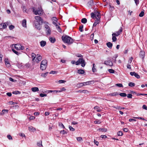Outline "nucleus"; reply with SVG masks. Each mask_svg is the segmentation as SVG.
<instances>
[{
	"label": "nucleus",
	"instance_id": "29",
	"mask_svg": "<svg viewBox=\"0 0 147 147\" xmlns=\"http://www.w3.org/2000/svg\"><path fill=\"white\" fill-rule=\"evenodd\" d=\"M118 95V94L117 92H114L113 93H111L109 94V95L110 96H116V95Z\"/></svg>",
	"mask_w": 147,
	"mask_h": 147
},
{
	"label": "nucleus",
	"instance_id": "50",
	"mask_svg": "<svg viewBox=\"0 0 147 147\" xmlns=\"http://www.w3.org/2000/svg\"><path fill=\"white\" fill-rule=\"evenodd\" d=\"M48 73V72H46L45 73H42L41 74V76L43 77H45Z\"/></svg>",
	"mask_w": 147,
	"mask_h": 147
},
{
	"label": "nucleus",
	"instance_id": "34",
	"mask_svg": "<svg viewBox=\"0 0 147 147\" xmlns=\"http://www.w3.org/2000/svg\"><path fill=\"white\" fill-rule=\"evenodd\" d=\"M95 64L93 63V67L92 69V71L93 72H95L97 71L96 69L95 68Z\"/></svg>",
	"mask_w": 147,
	"mask_h": 147
},
{
	"label": "nucleus",
	"instance_id": "13",
	"mask_svg": "<svg viewBox=\"0 0 147 147\" xmlns=\"http://www.w3.org/2000/svg\"><path fill=\"white\" fill-rule=\"evenodd\" d=\"M118 55L117 54H115V55L113 56L112 58V60L111 61H112V63H116V59L118 57Z\"/></svg>",
	"mask_w": 147,
	"mask_h": 147
},
{
	"label": "nucleus",
	"instance_id": "53",
	"mask_svg": "<svg viewBox=\"0 0 147 147\" xmlns=\"http://www.w3.org/2000/svg\"><path fill=\"white\" fill-rule=\"evenodd\" d=\"M76 138L77 141H81L83 140L82 138L81 137H78Z\"/></svg>",
	"mask_w": 147,
	"mask_h": 147
},
{
	"label": "nucleus",
	"instance_id": "46",
	"mask_svg": "<svg viewBox=\"0 0 147 147\" xmlns=\"http://www.w3.org/2000/svg\"><path fill=\"white\" fill-rule=\"evenodd\" d=\"M9 80L10 81H11L14 82H16L17 81V80H16L13 79V78L11 77H10L9 78Z\"/></svg>",
	"mask_w": 147,
	"mask_h": 147
},
{
	"label": "nucleus",
	"instance_id": "32",
	"mask_svg": "<svg viewBox=\"0 0 147 147\" xmlns=\"http://www.w3.org/2000/svg\"><path fill=\"white\" fill-rule=\"evenodd\" d=\"M81 22L84 24L86 23L87 22V20L86 18H84L82 19Z\"/></svg>",
	"mask_w": 147,
	"mask_h": 147
},
{
	"label": "nucleus",
	"instance_id": "59",
	"mask_svg": "<svg viewBox=\"0 0 147 147\" xmlns=\"http://www.w3.org/2000/svg\"><path fill=\"white\" fill-rule=\"evenodd\" d=\"M7 138L9 140H12V138L11 136L10 135H8L7 136Z\"/></svg>",
	"mask_w": 147,
	"mask_h": 147
},
{
	"label": "nucleus",
	"instance_id": "14",
	"mask_svg": "<svg viewBox=\"0 0 147 147\" xmlns=\"http://www.w3.org/2000/svg\"><path fill=\"white\" fill-rule=\"evenodd\" d=\"M37 57L36 59V62L38 63L39 61H40L42 59V57L39 54H37L36 55Z\"/></svg>",
	"mask_w": 147,
	"mask_h": 147
},
{
	"label": "nucleus",
	"instance_id": "38",
	"mask_svg": "<svg viewBox=\"0 0 147 147\" xmlns=\"http://www.w3.org/2000/svg\"><path fill=\"white\" fill-rule=\"evenodd\" d=\"M119 95L122 97H125L127 96V94L125 93H121L119 94Z\"/></svg>",
	"mask_w": 147,
	"mask_h": 147
},
{
	"label": "nucleus",
	"instance_id": "6",
	"mask_svg": "<svg viewBox=\"0 0 147 147\" xmlns=\"http://www.w3.org/2000/svg\"><path fill=\"white\" fill-rule=\"evenodd\" d=\"M107 59V60L105 61H104V64L107 66H109L111 67L113 66V63H112V61H111L110 58L109 57Z\"/></svg>",
	"mask_w": 147,
	"mask_h": 147
},
{
	"label": "nucleus",
	"instance_id": "33",
	"mask_svg": "<svg viewBox=\"0 0 147 147\" xmlns=\"http://www.w3.org/2000/svg\"><path fill=\"white\" fill-rule=\"evenodd\" d=\"M31 57L32 58V60H34L36 58V56L35 53H32L31 54Z\"/></svg>",
	"mask_w": 147,
	"mask_h": 147
},
{
	"label": "nucleus",
	"instance_id": "44",
	"mask_svg": "<svg viewBox=\"0 0 147 147\" xmlns=\"http://www.w3.org/2000/svg\"><path fill=\"white\" fill-rule=\"evenodd\" d=\"M109 72L111 74H113L115 73V71L112 69H108Z\"/></svg>",
	"mask_w": 147,
	"mask_h": 147
},
{
	"label": "nucleus",
	"instance_id": "35",
	"mask_svg": "<svg viewBox=\"0 0 147 147\" xmlns=\"http://www.w3.org/2000/svg\"><path fill=\"white\" fill-rule=\"evenodd\" d=\"M135 83L132 82H130L128 84V86H129L131 87L134 86H135Z\"/></svg>",
	"mask_w": 147,
	"mask_h": 147
},
{
	"label": "nucleus",
	"instance_id": "25",
	"mask_svg": "<svg viewBox=\"0 0 147 147\" xmlns=\"http://www.w3.org/2000/svg\"><path fill=\"white\" fill-rule=\"evenodd\" d=\"M113 107L115 109H125L124 107H121L120 106H113Z\"/></svg>",
	"mask_w": 147,
	"mask_h": 147
},
{
	"label": "nucleus",
	"instance_id": "58",
	"mask_svg": "<svg viewBox=\"0 0 147 147\" xmlns=\"http://www.w3.org/2000/svg\"><path fill=\"white\" fill-rule=\"evenodd\" d=\"M60 133L63 134H67V132L64 130H61L60 131Z\"/></svg>",
	"mask_w": 147,
	"mask_h": 147
},
{
	"label": "nucleus",
	"instance_id": "20",
	"mask_svg": "<svg viewBox=\"0 0 147 147\" xmlns=\"http://www.w3.org/2000/svg\"><path fill=\"white\" fill-rule=\"evenodd\" d=\"M26 20L25 19H24L22 21V26L24 27H26Z\"/></svg>",
	"mask_w": 147,
	"mask_h": 147
},
{
	"label": "nucleus",
	"instance_id": "64",
	"mask_svg": "<svg viewBox=\"0 0 147 147\" xmlns=\"http://www.w3.org/2000/svg\"><path fill=\"white\" fill-rule=\"evenodd\" d=\"M142 108L146 110H147V106L146 105H143L142 106Z\"/></svg>",
	"mask_w": 147,
	"mask_h": 147
},
{
	"label": "nucleus",
	"instance_id": "3",
	"mask_svg": "<svg viewBox=\"0 0 147 147\" xmlns=\"http://www.w3.org/2000/svg\"><path fill=\"white\" fill-rule=\"evenodd\" d=\"M44 23L45 24L44 27L45 28V30L46 34L47 36L49 35H50L51 33V30L50 28L48 25L49 23L48 22L46 21H45L44 22Z\"/></svg>",
	"mask_w": 147,
	"mask_h": 147
},
{
	"label": "nucleus",
	"instance_id": "62",
	"mask_svg": "<svg viewBox=\"0 0 147 147\" xmlns=\"http://www.w3.org/2000/svg\"><path fill=\"white\" fill-rule=\"evenodd\" d=\"M57 73V71H51L50 72V74H55Z\"/></svg>",
	"mask_w": 147,
	"mask_h": 147
},
{
	"label": "nucleus",
	"instance_id": "41",
	"mask_svg": "<svg viewBox=\"0 0 147 147\" xmlns=\"http://www.w3.org/2000/svg\"><path fill=\"white\" fill-rule=\"evenodd\" d=\"M13 94H20V92L18 91H15L12 92Z\"/></svg>",
	"mask_w": 147,
	"mask_h": 147
},
{
	"label": "nucleus",
	"instance_id": "37",
	"mask_svg": "<svg viewBox=\"0 0 147 147\" xmlns=\"http://www.w3.org/2000/svg\"><path fill=\"white\" fill-rule=\"evenodd\" d=\"M144 12L143 10V11H141L140 13L139 14V16L140 17H142L143 16H144Z\"/></svg>",
	"mask_w": 147,
	"mask_h": 147
},
{
	"label": "nucleus",
	"instance_id": "48",
	"mask_svg": "<svg viewBox=\"0 0 147 147\" xmlns=\"http://www.w3.org/2000/svg\"><path fill=\"white\" fill-rule=\"evenodd\" d=\"M51 20L53 21L57 22L58 20L56 17H54L52 18Z\"/></svg>",
	"mask_w": 147,
	"mask_h": 147
},
{
	"label": "nucleus",
	"instance_id": "16",
	"mask_svg": "<svg viewBox=\"0 0 147 147\" xmlns=\"http://www.w3.org/2000/svg\"><path fill=\"white\" fill-rule=\"evenodd\" d=\"M47 65H44L42 64H40V69L42 70H44L46 69Z\"/></svg>",
	"mask_w": 147,
	"mask_h": 147
},
{
	"label": "nucleus",
	"instance_id": "47",
	"mask_svg": "<svg viewBox=\"0 0 147 147\" xmlns=\"http://www.w3.org/2000/svg\"><path fill=\"white\" fill-rule=\"evenodd\" d=\"M123 134V133L121 131H119L117 133V135L118 136H122Z\"/></svg>",
	"mask_w": 147,
	"mask_h": 147
},
{
	"label": "nucleus",
	"instance_id": "2",
	"mask_svg": "<svg viewBox=\"0 0 147 147\" xmlns=\"http://www.w3.org/2000/svg\"><path fill=\"white\" fill-rule=\"evenodd\" d=\"M62 39L63 41L68 45H71L73 42V40L71 37L67 35L63 36Z\"/></svg>",
	"mask_w": 147,
	"mask_h": 147
},
{
	"label": "nucleus",
	"instance_id": "49",
	"mask_svg": "<svg viewBox=\"0 0 147 147\" xmlns=\"http://www.w3.org/2000/svg\"><path fill=\"white\" fill-rule=\"evenodd\" d=\"M59 126H60L61 127H62L63 129L65 128V127L63 125L61 122H59Z\"/></svg>",
	"mask_w": 147,
	"mask_h": 147
},
{
	"label": "nucleus",
	"instance_id": "11",
	"mask_svg": "<svg viewBox=\"0 0 147 147\" xmlns=\"http://www.w3.org/2000/svg\"><path fill=\"white\" fill-rule=\"evenodd\" d=\"M5 63L7 67H10L11 65L8 58H6L5 59Z\"/></svg>",
	"mask_w": 147,
	"mask_h": 147
},
{
	"label": "nucleus",
	"instance_id": "39",
	"mask_svg": "<svg viewBox=\"0 0 147 147\" xmlns=\"http://www.w3.org/2000/svg\"><path fill=\"white\" fill-rule=\"evenodd\" d=\"M83 86V83H81L77 85V86L78 88H81Z\"/></svg>",
	"mask_w": 147,
	"mask_h": 147
},
{
	"label": "nucleus",
	"instance_id": "24",
	"mask_svg": "<svg viewBox=\"0 0 147 147\" xmlns=\"http://www.w3.org/2000/svg\"><path fill=\"white\" fill-rule=\"evenodd\" d=\"M90 15L91 17L93 19H98L97 17H96V14H95L94 13L92 12L91 13Z\"/></svg>",
	"mask_w": 147,
	"mask_h": 147
},
{
	"label": "nucleus",
	"instance_id": "43",
	"mask_svg": "<svg viewBox=\"0 0 147 147\" xmlns=\"http://www.w3.org/2000/svg\"><path fill=\"white\" fill-rule=\"evenodd\" d=\"M88 4L90 6L92 5L93 4V0H90L88 2Z\"/></svg>",
	"mask_w": 147,
	"mask_h": 147
},
{
	"label": "nucleus",
	"instance_id": "63",
	"mask_svg": "<svg viewBox=\"0 0 147 147\" xmlns=\"http://www.w3.org/2000/svg\"><path fill=\"white\" fill-rule=\"evenodd\" d=\"M94 143L97 146H98L99 142H98L96 141L95 140H94Z\"/></svg>",
	"mask_w": 147,
	"mask_h": 147
},
{
	"label": "nucleus",
	"instance_id": "31",
	"mask_svg": "<svg viewBox=\"0 0 147 147\" xmlns=\"http://www.w3.org/2000/svg\"><path fill=\"white\" fill-rule=\"evenodd\" d=\"M94 123L96 124H100L101 123V122L100 121L99 119H97V120L94 121Z\"/></svg>",
	"mask_w": 147,
	"mask_h": 147
},
{
	"label": "nucleus",
	"instance_id": "60",
	"mask_svg": "<svg viewBox=\"0 0 147 147\" xmlns=\"http://www.w3.org/2000/svg\"><path fill=\"white\" fill-rule=\"evenodd\" d=\"M134 0L135 1V3H136V5H137L139 4V0Z\"/></svg>",
	"mask_w": 147,
	"mask_h": 147
},
{
	"label": "nucleus",
	"instance_id": "18",
	"mask_svg": "<svg viewBox=\"0 0 147 147\" xmlns=\"http://www.w3.org/2000/svg\"><path fill=\"white\" fill-rule=\"evenodd\" d=\"M28 130L30 131L33 132L36 131V129L33 127L31 126L29 127Z\"/></svg>",
	"mask_w": 147,
	"mask_h": 147
},
{
	"label": "nucleus",
	"instance_id": "15",
	"mask_svg": "<svg viewBox=\"0 0 147 147\" xmlns=\"http://www.w3.org/2000/svg\"><path fill=\"white\" fill-rule=\"evenodd\" d=\"M49 40L51 43H54L56 41V39L54 37L50 36L49 37Z\"/></svg>",
	"mask_w": 147,
	"mask_h": 147
},
{
	"label": "nucleus",
	"instance_id": "30",
	"mask_svg": "<svg viewBox=\"0 0 147 147\" xmlns=\"http://www.w3.org/2000/svg\"><path fill=\"white\" fill-rule=\"evenodd\" d=\"M8 110L6 109H3L2 110V112H0V115H4V112L3 111H6V113H7L8 112Z\"/></svg>",
	"mask_w": 147,
	"mask_h": 147
},
{
	"label": "nucleus",
	"instance_id": "10",
	"mask_svg": "<svg viewBox=\"0 0 147 147\" xmlns=\"http://www.w3.org/2000/svg\"><path fill=\"white\" fill-rule=\"evenodd\" d=\"M130 74L131 76H134L135 77L138 79H139L140 78V76L139 75L134 71L130 72Z\"/></svg>",
	"mask_w": 147,
	"mask_h": 147
},
{
	"label": "nucleus",
	"instance_id": "4",
	"mask_svg": "<svg viewBox=\"0 0 147 147\" xmlns=\"http://www.w3.org/2000/svg\"><path fill=\"white\" fill-rule=\"evenodd\" d=\"M75 64L76 65H78L81 64V66L84 67L85 66L86 63L84 59L82 57L79 59L76 62Z\"/></svg>",
	"mask_w": 147,
	"mask_h": 147
},
{
	"label": "nucleus",
	"instance_id": "45",
	"mask_svg": "<svg viewBox=\"0 0 147 147\" xmlns=\"http://www.w3.org/2000/svg\"><path fill=\"white\" fill-rule=\"evenodd\" d=\"M37 145L39 147L42 146V141L41 140L39 142H37Z\"/></svg>",
	"mask_w": 147,
	"mask_h": 147
},
{
	"label": "nucleus",
	"instance_id": "21",
	"mask_svg": "<svg viewBox=\"0 0 147 147\" xmlns=\"http://www.w3.org/2000/svg\"><path fill=\"white\" fill-rule=\"evenodd\" d=\"M107 47L110 49H111L113 46V44L110 42H108L106 44Z\"/></svg>",
	"mask_w": 147,
	"mask_h": 147
},
{
	"label": "nucleus",
	"instance_id": "57",
	"mask_svg": "<svg viewBox=\"0 0 147 147\" xmlns=\"http://www.w3.org/2000/svg\"><path fill=\"white\" fill-rule=\"evenodd\" d=\"M116 85L117 86L120 87H123V85L121 84H117Z\"/></svg>",
	"mask_w": 147,
	"mask_h": 147
},
{
	"label": "nucleus",
	"instance_id": "23",
	"mask_svg": "<svg viewBox=\"0 0 147 147\" xmlns=\"http://www.w3.org/2000/svg\"><path fill=\"white\" fill-rule=\"evenodd\" d=\"M32 91L34 92L38 91L39 90V89L38 87H34L32 88L31 89Z\"/></svg>",
	"mask_w": 147,
	"mask_h": 147
},
{
	"label": "nucleus",
	"instance_id": "17",
	"mask_svg": "<svg viewBox=\"0 0 147 147\" xmlns=\"http://www.w3.org/2000/svg\"><path fill=\"white\" fill-rule=\"evenodd\" d=\"M40 45L41 47H44L46 44V41L42 40L40 42Z\"/></svg>",
	"mask_w": 147,
	"mask_h": 147
},
{
	"label": "nucleus",
	"instance_id": "28",
	"mask_svg": "<svg viewBox=\"0 0 147 147\" xmlns=\"http://www.w3.org/2000/svg\"><path fill=\"white\" fill-rule=\"evenodd\" d=\"M40 64H42L44 65H47V60H42Z\"/></svg>",
	"mask_w": 147,
	"mask_h": 147
},
{
	"label": "nucleus",
	"instance_id": "54",
	"mask_svg": "<svg viewBox=\"0 0 147 147\" xmlns=\"http://www.w3.org/2000/svg\"><path fill=\"white\" fill-rule=\"evenodd\" d=\"M47 95L46 94H42V93H40V96L41 97H43L44 96H47Z\"/></svg>",
	"mask_w": 147,
	"mask_h": 147
},
{
	"label": "nucleus",
	"instance_id": "56",
	"mask_svg": "<svg viewBox=\"0 0 147 147\" xmlns=\"http://www.w3.org/2000/svg\"><path fill=\"white\" fill-rule=\"evenodd\" d=\"M135 118L136 119H141V120H144V121H147V120H146L145 119H144L143 118H142L141 117H135Z\"/></svg>",
	"mask_w": 147,
	"mask_h": 147
},
{
	"label": "nucleus",
	"instance_id": "40",
	"mask_svg": "<svg viewBox=\"0 0 147 147\" xmlns=\"http://www.w3.org/2000/svg\"><path fill=\"white\" fill-rule=\"evenodd\" d=\"M12 51L13 53H14L15 54L17 55H18L20 54V53H18V52L13 49H12Z\"/></svg>",
	"mask_w": 147,
	"mask_h": 147
},
{
	"label": "nucleus",
	"instance_id": "61",
	"mask_svg": "<svg viewBox=\"0 0 147 147\" xmlns=\"http://www.w3.org/2000/svg\"><path fill=\"white\" fill-rule=\"evenodd\" d=\"M58 82L59 84H61L65 83L66 82V81L64 80H59Z\"/></svg>",
	"mask_w": 147,
	"mask_h": 147
},
{
	"label": "nucleus",
	"instance_id": "52",
	"mask_svg": "<svg viewBox=\"0 0 147 147\" xmlns=\"http://www.w3.org/2000/svg\"><path fill=\"white\" fill-rule=\"evenodd\" d=\"M69 128L70 130L71 131H75V129L70 126H69Z\"/></svg>",
	"mask_w": 147,
	"mask_h": 147
},
{
	"label": "nucleus",
	"instance_id": "22",
	"mask_svg": "<svg viewBox=\"0 0 147 147\" xmlns=\"http://www.w3.org/2000/svg\"><path fill=\"white\" fill-rule=\"evenodd\" d=\"M77 72L79 74H83L85 73V71L84 70L82 69H79L77 71Z\"/></svg>",
	"mask_w": 147,
	"mask_h": 147
},
{
	"label": "nucleus",
	"instance_id": "36",
	"mask_svg": "<svg viewBox=\"0 0 147 147\" xmlns=\"http://www.w3.org/2000/svg\"><path fill=\"white\" fill-rule=\"evenodd\" d=\"M96 17H97V18H98V19H99V20H100V18H101L100 17V15L99 13L98 12H97L96 13Z\"/></svg>",
	"mask_w": 147,
	"mask_h": 147
},
{
	"label": "nucleus",
	"instance_id": "5",
	"mask_svg": "<svg viewBox=\"0 0 147 147\" xmlns=\"http://www.w3.org/2000/svg\"><path fill=\"white\" fill-rule=\"evenodd\" d=\"M33 12L36 15H41L42 14V9H37L35 8L34 7H33L32 8Z\"/></svg>",
	"mask_w": 147,
	"mask_h": 147
},
{
	"label": "nucleus",
	"instance_id": "55",
	"mask_svg": "<svg viewBox=\"0 0 147 147\" xmlns=\"http://www.w3.org/2000/svg\"><path fill=\"white\" fill-rule=\"evenodd\" d=\"M23 11L24 12H25L26 13L27 12V10L26 8V7L25 6H23Z\"/></svg>",
	"mask_w": 147,
	"mask_h": 147
},
{
	"label": "nucleus",
	"instance_id": "51",
	"mask_svg": "<svg viewBox=\"0 0 147 147\" xmlns=\"http://www.w3.org/2000/svg\"><path fill=\"white\" fill-rule=\"evenodd\" d=\"M15 28L14 26L13 25H11L9 26V29L11 30H12L13 29H14Z\"/></svg>",
	"mask_w": 147,
	"mask_h": 147
},
{
	"label": "nucleus",
	"instance_id": "19",
	"mask_svg": "<svg viewBox=\"0 0 147 147\" xmlns=\"http://www.w3.org/2000/svg\"><path fill=\"white\" fill-rule=\"evenodd\" d=\"M100 20H99V19H96V20L95 21L93 24V27L96 26L97 24L99 23Z\"/></svg>",
	"mask_w": 147,
	"mask_h": 147
},
{
	"label": "nucleus",
	"instance_id": "7",
	"mask_svg": "<svg viewBox=\"0 0 147 147\" xmlns=\"http://www.w3.org/2000/svg\"><path fill=\"white\" fill-rule=\"evenodd\" d=\"M15 48L17 50H23L24 49V47L22 46L21 44H17L15 45Z\"/></svg>",
	"mask_w": 147,
	"mask_h": 147
},
{
	"label": "nucleus",
	"instance_id": "42",
	"mask_svg": "<svg viewBox=\"0 0 147 147\" xmlns=\"http://www.w3.org/2000/svg\"><path fill=\"white\" fill-rule=\"evenodd\" d=\"M83 25H81L80 26L79 28V30L81 32H82L83 31Z\"/></svg>",
	"mask_w": 147,
	"mask_h": 147
},
{
	"label": "nucleus",
	"instance_id": "12",
	"mask_svg": "<svg viewBox=\"0 0 147 147\" xmlns=\"http://www.w3.org/2000/svg\"><path fill=\"white\" fill-rule=\"evenodd\" d=\"M139 55L140 57L143 59L145 55V52L142 51H141L140 52Z\"/></svg>",
	"mask_w": 147,
	"mask_h": 147
},
{
	"label": "nucleus",
	"instance_id": "1",
	"mask_svg": "<svg viewBox=\"0 0 147 147\" xmlns=\"http://www.w3.org/2000/svg\"><path fill=\"white\" fill-rule=\"evenodd\" d=\"M35 19L36 20L34 21V24L36 28L39 30H40L41 28V25L44 22L43 19L40 16H36Z\"/></svg>",
	"mask_w": 147,
	"mask_h": 147
},
{
	"label": "nucleus",
	"instance_id": "27",
	"mask_svg": "<svg viewBox=\"0 0 147 147\" xmlns=\"http://www.w3.org/2000/svg\"><path fill=\"white\" fill-rule=\"evenodd\" d=\"M56 27L57 29L58 32H60V33H61V32H62V30L60 27L58 25H56Z\"/></svg>",
	"mask_w": 147,
	"mask_h": 147
},
{
	"label": "nucleus",
	"instance_id": "26",
	"mask_svg": "<svg viewBox=\"0 0 147 147\" xmlns=\"http://www.w3.org/2000/svg\"><path fill=\"white\" fill-rule=\"evenodd\" d=\"M113 35V34H112V41L113 42H115L117 40V38L116 37V36H115V35Z\"/></svg>",
	"mask_w": 147,
	"mask_h": 147
},
{
	"label": "nucleus",
	"instance_id": "9",
	"mask_svg": "<svg viewBox=\"0 0 147 147\" xmlns=\"http://www.w3.org/2000/svg\"><path fill=\"white\" fill-rule=\"evenodd\" d=\"M122 28L121 27L120 29L118 31L116 32L115 33H113V35H115V36H117L120 34L121 32L122 31Z\"/></svg>",
	"mask_w": 147,
	"mask_h": 147
},
{
	"label": "nucleus",
	"instance_id": "8",
	"mask_svg": "<svg viewBox=\"0 0 147 147\" xmlns=\"http://www.w3.org/2000/svg\"><path fill=\"white\" fill-rule=\"evenodd\" d=\"M8 23L9 22H7L6 23L0 24V29H5L7 28V25H8Z\"/></svg>",
	"mask_w": 147,
	"mask_h": 147
}]
</instances>
